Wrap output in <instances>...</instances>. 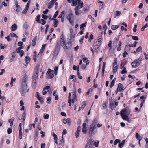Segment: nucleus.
Returning <instances> with one entry per match:
<instances>
[{"mask_svg": "<svg viewBox=\"0 0 148 148\" xmlns=\"http://www.w3.org/2000/svg\"><path fill=\"white\" fill-rule=\"evenodd\" d=\"M59 12L58 11H57L55 12L53 18H52V20H53L54 18H55L57 16L58 14V13Z\"/></svg>", "mask_w": 148, "mask_h": 148, "instance_id": "40", "label": "nucleus"}, {"mask_svg": "<svg viewBox=\"0 0 148 148\" xmlns=\"http://www.w3.org/2000/svg\"><path fill=\"white\" fill-rule=\"evenodd\" d=\"M36 40L35 38L33 40L32 42V44L33 46H34L35 45L36 43Z\"/></svg>", "mask_w": 148, "mask_h": 148, "instance_id": "47", "label": "nucleus"}, {"mask_svg": "<svg viewBox=\"0 0 148 148\" xmlns=\"http://www.w3.org/2000/svg\"><path fill=\"white\" fill-rule=\"evenodd\" d=\"M101 43L100 42H99V41L97 39H95L94 41V45L95 48H98L101 45Z\"/></svg>", "mask_w": 148, "mask_h": 148, "instance_id": "12", "label": "nucleus"}, {"mask_svg": "<svg viewBox=\"0 0 148 148\" xmlns=\"http://www.w3.org/2000/svg\"><path fill=\"white\" fill-rule=\"evenodd\" d=\"M131 65L134 68H136L138 66L136 64V61L135 60L132 63Z\"/></svg>", "mask_w": 148, "mask_h": 148, "instance_id": "27", "label": "nucleus"}, {"mask_svg": "<svg viewBox=\"0 0 148 148\" xmlns=\"http://www.w3.org/2000/svg\"><path fill=\"white\" fill-rule=\"evenodd\" d=\"M67 18L71 24H72L74 23V17L72 13H70L67 16Z\"/></svg>", "mask_w": 148, "mask_h": 148, "instance_id": "6", "label": "nucleus"}, {"mask_svg": "<svg viewBox=\"0 0 148 148\" xmlns=\"http://www.w3.org/2000/svg\"><path fill=\"white\" fill-rule=\"evenodd\" d=\"M119 26L117 25H112L111 26V29L112 30H115L118 28Z\"/></svg>", "mask_w": 148, "mask_h": 148, "instance_id": "32", "label": "nucleus"}, {"mask_svg": "<svg viewBox=\"0 0 148 148\" xmlns=\"http://www.w3.org/2000/svg\"><path fill=\"white\" fill-rule=\"evenodd\" d=\"M105 65H106V63L105 62H103V66L102 67V74L103 75H104V72L105 67Z\"/></svg>", "mask_w": 148, "mask_h": 148, "instance_id": "29", "label": "nucleus"}, {"mask_svg": "<svg viewBox=\"0 0 148 148\" xmlns=\"http://www.w3.org/2000/svg\"><path fill=\"white\" fill-rule=\"evenodd\" d=\"M10 36H8L7 37H5V39H6L8 41H10L11 40V38H10Z\"/></svg>", "mask_w": 148, "mask_h": 148, "instance_id": "59", "label": "nucleus"}, {"mask_svg": "<svg viewBox=\"0 0 148 148\" xmlns=\"http://www.w3.org/2000/svg\"><path fill=\"white\" fill-rule=\"evenodd\" d=\"M110 106L111 109L112 110L114 109L115 107V106H114V103L110 104Z\"/></svg>", "mask_w": 148, "mask_h": 148, "instance_id": "53", "label": "nucleus"}, {"mask_svg": "<svg viewBox=\"0 0 148 148\" xmlns=\"http://www.w3.org/2000/svg\"><path fill=\"white\" fill-rule=\"evenodd\" d=\"M36 52H34V56L33 57V58L34 60V62H36Z\"/></svg>", "mask_w": 148, "mask_h": 148, "instance_id": "56", "label": "nucleus"}, {"mask_svg": "<svg viewBox=\"0 0 148 148\" xmlns=\"http://www.w3.org/2000/svg\"><path fill=\"white\" fill-rule=\"evenodd\" d=\"M63 122L64 124H66L68 123L69 125L71 124V119L69 118H68L67 119L64 118L63 119Z\"/></svg>", "mask_w": 148, "mask_h": 148, "instance_id": "13", "label": "nucleus"}, {"mask_svg": "<svg viewBox=\"0 0 148 148\" xmlns=\"http://www.w3.org/2000/svg\"><path fill=\"white\" fill-rule=\"evenodd\" d=\"M121 14V12L119 11H117L116 12V13L115 14L114 18H116V16H119Z\"/></svg>", "mask_w": 148, "mask_h": 148, "instance_id": "30", "label": "nucleus"}, {"mask_svg": "<svg viewBox=\"0 0 148 148\" xmlns=\"http://www.w3.org/2000/svg\"><path fill=\"white\" fill-rule=\"evenodd\" d=\"M15 53V52H14L11 53L12 56L10 57L9 58V62H12L14 60V59L15 57V56L14 55Z\"/></svg>", "mask_w": 148, "mask_h": 148, "instance_id": "16", "label": "nucleus"}, {"mask_svg": "<svg viewBox=\"0 0 148 148\" xmlns=\"http://www.w3.org/2000/svg\"><path fill=\"white\" fill-rule=\"evenodd\" d=\"M42 65L40 66L39 64L37 65V66L36 67L35 69V72L36 74L38 75V71H40V72L42 71Z\"/></svg>", "mask_w": 148, "mask_h": 148, "instance_id": "10", "label": "nucleus"}, {"mask_svg": "<svg viewBox=\"0 0 148 148\" xmlns=\"http://www.w3.org/2000/svg\"><path fill=\"white\" fill-rule=\"evenodd\" d=\"M16 80L15 78L13 79V77H12L11 78V81L10 82V85L11 86H13V82H15Z\"/></svg>", "mask_w": 148, "mask_h": 148, "instance_id": "43", "label": "nucleus"}, {"mask_svg": "<svg viewBox=\"0 0 148 148\" xmlns=\"http://www.w3.org/2000/svg\"><path fill=\"white\" fill-rule=\"evenodd\" d=\"M30 60V58L28 56H26L25 57V61L26 64H24L23 66L24 68H26L27 67L28 65V64Z\"/></svg>", "mask_w": 148, "mask_h": 148, "instance_id": "14", "label": "nucleus"}, {"mask_svg": "<svg viewBox=\"0 0 148 148\" xmlns=\"http://www.w3.org/2000/svg\"><path fill=\"white\" fill-rule=\"evenodd\" d=\"M71 93H69V99L68 100V103H69V106H71V105L72 103V97H71Z\"/></svg>", "mask_w": 148, "mask_h": 148, "instance_id": "19", "label": "nucleus"}, {"mask_svg": "<svg viewBox=\"0 0 148 148\" xmlns=\"http://www.w3.org/2000/svg\"><path fill=\"white\" fill-rule=\"evenodd\" d=\"M77 76L80 79H82V76H80V73L78 71H77Z\"/></svg>", "mask_w": 148, "mask_h": 148, "instance_id": "63", "label": "nucleus"}, {"mask_svg": "<svg viewBox=\"0 0 148 148\" xmlns=\"http://www.w3.org/2000/svg\"><path fill=\"white\" fill-rule=\"evenodd\" d=\"M116 80V78H114V79L111 82L110 85V88H112L114 85L115 81Z\"/></svg>", "mask_w": 148, "mask_h": 148, "instance_id": "28", "label": "nucleus"}, {"mask_svg": "<svg viewBox=\"0 0 148 148\" xmlns=\"http://www.w3.org/2000/svg\"><path fill=\"white\" fill-rule=\"evenodd\" d=\"M128 53L126 51H125L123 54V56L124 58H125L126 57V55H127Z\"/></svg>", "mask_w": 148, "mask_h": 148, "instance_id": "64", "label": "nucleus"}, {"mask_svg": "<svg viewBox=\"0 0 148 148\" xmlns=\"http://www.w3.org/2000/svg\"><path fill=\"white\" fill-rule=\"evenodd\" d=\"M40 17H41L40 15L38 14L37 15V16L36 17V21L38 22H39V21H40Z\"/></svg>", "mask_w": 148, "mask_h": 148, "instance_id": "52", "label": "nucleus"}, {"mask_svg": "<svg viewBox=\"0 0 148 148\" xmlns=\"http://www.w3.org/2000/svg\"><path fill=\"white\" fill-rule=\"evenodd\" d=\"M10 36L12 37H15L16 38H18V36L15 34L13 33H11L10 34Z\"/></svg>", "mask_w": 148, "mask_h": 148, "instance_id": "34", "label": "nucleus"}, {"mask_svg": "<svg viewBox=\"0 0 148 148\" xmlns=\"http://www.w3.org/2000/svg\"><path fill=\"white\" fill-rule=\"evenodd\" d=\"M38 23H40L42 25H43L46 23V21L43 19H41Z\"/></svg>", "mask_w": 148, "mask_h": 148, "instance_id": "31", "label": "nucleus"}, {"mask_svg": "<svg viewBox=\"0 0 148 148\" xmlns=\"http://www.w3.org/2000/svg\"><path fill=\"white\" fill-rule=\"evenodd\" d=\"M29 9H27V8H26V9H25L22 11V13L23 14H25L28 10Z\"/></svg>", "mask_w": 148, "mask_h": 148, "instance_id": "51", "label": "nucleus"}, {"mask_svg": "<svg viewBox=\"0 0 148 148\" xmlns=\"http://www.w3.org/2000/svg\"><path fill=\"white\" fill-rule=\"evenodd\" d=\"M60 43L62 46L65 50H70L71 48V41L69 38L66 41L63 37H62L60 39Z\"/></svg>", "mask_w": 148, "mask_h": 148, "instance_id": "2", "label": "nucleus"}, {"mask_svg": "<svg viewBox=\"0 0 148 148\" xmlns=\"http://www.w3.org/2000/svg\"><path fill=\"white\" fill-rule=\"evenodd\" d=\"M135 136L136 139L138 140L141 139H142L141 138H140V136L139 135V134L138 133H136Z\"/></svg>", "mask_w": 148, "mask_h": 148, "instance_id": "42", "label": "nucleus"}, {"mask_svg": "<svg viewBox=\"0 0 148 148\" xmlns=\"http://www.w3.org/2000/svg\"><path fill=\"white\" fill-rule=\"evenodd\" d=\"M38 77V75L37 74H36V75L33 77L32 83L34 85H35L36 83Z\"/></svg>", "mask_w": 148, "mask_h": 148, "instance_id": "15", "label": "nucleus"}, {"mask_svg": "<svg viewBox=\"0 0 148 148\" xmlns=\"http://www.w3.org/2000/svg\"><path fill=\"white\" fill-rule=\"evenodd\" d=\"M44 118L45 119H48L49 118V115L46 113H45L43 115Z\"/></svg>", "mask_w": 148, "mask_h": 148, "instance_id": "45", "label": "nucleus"}, {"mask_svg": "<svg viewBox=\"0 0 148 148\" xmlns=\"http://www.w3.org/2000/svg\"><path fill=\"white\" fill-rule=\"evenodd\" d=\"M60 47V43L59 42H57V44L56 45L55 49H59Z\"/></svg>", "mask_w": 148, "mask_h": 148, "instance_id": "39", "label": "nucleus"}, {"mask_svg": "<svg viewBox=\"0 0 148 148\" xmlns=\"http://www.w3.org/2000/svg\"><path fill=\"white\" fill-rule=\"evenodd\" d=\"M14 120V117H12L11 119H10L9 121V122L10 123V126L12 127L13 125V122Z\"/></svg>", "mask_w": 148, "mask_h": 148, "instance_id": "24", "label": "nucleus"}, {"mask_svg": "<svg viewBox=\"0 0 148 148\" xmlns=\"http://www.w3.org/2000/svg\"><path fill=\"white\" fill-rule=\"evenodd\" d=\"M112 42L111 41H110L109 42V43L108 45V46L110 47V50H111L112 48L111 45H112Z\"/></svg>", "mask_w": 148, "mask_h": 148, "instance_id": "61", "label": "nucleus"}, {"mask_svg": "<svg viewBox=\"0 0 148 148\" xmlns=\"http://www.w3.org/2000/svg\"><path fill=\"white\" fill-rule=\"evenodd\" d=\"M82 132L86 134V124L85 123H84L82 125Z\"/></svg>", "mask_w": 148, "mask_h": 148, "instance_id": "17", "label": "nucleus"}, {"mask_svg": "<svg viewBox=\"0 0 148 148\" xmlns=\"http://www.w3.org/2000/svg\"><path fill=\"white\" fill-rule=\"evenodd\" d=\"M130 112V110L129 108L127 107L121 111L120 114L123 119L129 121L130 120L128 116Z\"/></svg>", "mask_w": 148, "mask_h": 148, "instance_id": "3", "label": "nucleus"}, {"mask_svg": "<svg viewBox=\"0 0 148 148\" xmlns=\"http://www.w3.org/2000/svg\"><path fill=\"white\" fill-rule=\"evenodd\" d=\"M58 21L57 19H55V21L54 22V27H57L58 24Z\"/></svg>", "mask_w": 148, "mask_h": 148, "instance_id": "37", "label": "nucleus"}, {"mask_svg": "<svg viewBox=\"0 0 148 148\" xmlns=\"http://www.w3.org/2000/svg\"><path fill=\"white\" fill-rule=\"evenodd\" d=\"M58 69V66H56L54 68V70L55 71H54L55 74L56 75L57 74Z\"/></svg>", "mask_w": 148, "mask_h": 148, "instance_id": "49", "label": "nucleus"}, {"mask_svg": "<svg viewBox=\"0 0 148 148\" xmlns=\"http://www.w3.org/2000/svg\"><path fill=\"white\" fill-rule=\"evenodd\" d=\"M76 91L75 90L74 91L72 95V103L73 104L75 102L77 101V97L76 94Z\"/></svg>", "mask_w": 148, "mask_h": 148, "instance_id": "11", "label": "nucleus"}, {"mask_svg": "<svg viewBox=\"0 0 148 148\" xmlns=\"http://www.w3.org/2000/svg\"><path fill=\"white\" fill-rule=\"evenodd\" d=\"M118 66V64L117 63V60H116L113 63V70L112 72L113 74H115L117 72Z\"/></svg>", "mask_w": 148, "mask_h": 148, "instance_id": "7", "label": "nucleus"}, {"mask_svg": "<svg viewBox=\"0 0 148 148\" xmlns=\"http://www.w3.org/2000/svg\"><path fill=\"white\" fill-rule=\"evenodd\" d=\"M71 2V5L73 6H75L76 5L77 6L82 2H81V0H72Z\"/></svg>", "mask_w": 148, "mask_h": 148, "instance_id": "8", "label": "nucleus"}, {"mask_svg": "<svg viewBox=\"0 0 148 148\" xmlns=\"http://www.w3.org/2000/svg\"><path fill=\"white\" fill-rule=\"evenodd\" d=\"M123 88V86L121 83H119L118 84L117 89L120 92L121 91Z\"/></svg>", "mask_w": 148, "mask_h": 148, "instance_id": "21", "label": "nucleus"}, {"mask_svg": "<svg viewBox=\"0 0 148 148\" xmlns=\"http://www.w3.org/2000/svg\"><path fill=\"white\" fill-rule=\"evenodd\" d=\"M97 120L95 119L92 121L91 124L90 125L89 130V135L91 136L94 133L97 132V130H95L96 127V125L97 123Z\"/></svg>", "mask_w": 148, "mask_h": 148, "instance_id": "4", "label": "nucleus"}, {"mask_svg": "<svg viewBox=\"0 0 148 148\" xmlns=\"http://www.w3.org/2000/svg\"><path fill=\"white\" fill-rule=\"evenodd\" d=\"M87 23V22L86 21L84 23L81 24L80 26V29L82 30H84V27L86 26Z\"/></svg>", "mask_w": 148, "mask_h": 148, "instance_id": "22", "label": "nucleus"}, {"mask_svg": "<svg viewBox=\"0 0 148 148\" xmlns=\"http://www.w3.org/2000/svg\"><path fill=\"white\" fill-rule=\"evenodd\" d=\"M125 142V140H123L121 143H119V144L118 145L119 147H123Z\"/></svg>", "mask_w": 148, "mask_h": 148, "instance_id": "25", "label": "nucleus"}, {"mask_svg": "<svg viewBox=\"0 0 148 148\" xmlns=\"http://www.w3.org/2000/svg\"><path fill=\"white\" fill-rule=\"evenodd\" d=\"M12 132L11 128H8L7 130V133L8 134H10Z\"/></svg>", "mask_w": 148, "mask_h": 148, "instance_id": "57", "label": "nucleus"}, {"mask_svg": "<svg viewBox=\"0 0 148 148\" xmlns=\"http://www.w3.org/2000/svg\"><path fill=\"white\" fill-rule=\"evenodd\" d=\"M38 99L42 103H43V99L41 97H40L38 98Z\"/></svg>", "mask_w": 148, "mask_h": 148, "instance_id": "58", "label": "nucleus"}, {"mask_svg": "<svg viewBox=\"0 0 148 148\" xmlns=\"http://www.w3.org/2000/svg\"><path fill=\"white\" fill-rule=\"evenodd\" d=\"M47 103L48 104L50 103V102L51 101V99L50 97H48L47 99Z\"/></svg>", "mask_w": 148, "mask_h": 148, "instance_id": "50", "label": "nucleus"}, {"mask_svg": "<svg viewBox=\"0 0 148 148\" xmlns=\"http://www.w3.org/2000/svg\"><path fill=\"white\" fill-rule=\"evenodd\" d=\"M17 29V25L16 24L13 25L11 27V29L12 31H14Z\"/></svg>", "mask_w": 148, "mask_h": 148, "instance_id": "20", "label": "nucleus"}, {"mask_svg": "<svg viewBox=\"0 0 148 148\" xmlns=\"http://www.w3.org/2000/svg\"><path fill=\"white\" fill-rule=\"evenodd\" d=\"M28 80V76L25 75L22 80L21 88L20 89V92L23 96H24L27 92L29 91V89L27 88V82Z\"/></svg>", "mask_w": 148, "mask_h": 148, "instance_id": "1", "label": "nucleus"}, {"mask_svg": "<svg viewBox=\"0 0 148 148\" xmlns=\"http://www.w3.org/2000/svg\"><path fill=\"white\" fill-rule=\"evenodd\" d=\"M53 135L54 137V139L55 140H58V138L57 136V135L56 134L54 133H53Z\"/></svg>", "mask_w": 148, "mask_h": 148, "instance_id": "54", "label": "nucleus"}, {"mask_svg": "<svg viewBox=\"0 0 148 148\" xmlns=\"http://www.w3.org/2000/svg\"><path fill=\"white\" fill-rule=\"evenodd\" d=\"M16 8H17V9L16 10V11L18 13L19 12H20L21 11V10L22 9L20 7V6H19V7H16Z\"/></svg>", "mask_w": 148, "mask_h": 148, "instance_id": "55", "label": "nucleus"}, {"mask_svg": "<svg viewBox=\"0 0 148 148\" xmlns=\"http://www.w3.org/2000/svg\"><path fill=\"white\" fill-rule=\"evenodd\" d=\"M22 124L21 123H20L19 124V132H22Z\"/></svg>", "mask_w": 148, "mask_h": 148, "instance_id": "60", "label": "nucleus"}, {"mask_svg": "<svg viewBox=\"0 0 148 148\" xmlns=\"http://www.w3.org/2000/svg\"><path fill=\"white\" fill-rule=\"evenodd\" d=\"M38 132H36L35 133V135H34V141H36L37 140V137L38 136Z\"/></svg>", "mask_w": 148, "mask_h": 148, "instance_id": "35", "label": "nucleus"}, {"mask_svg": "<svg viewBox=\"0 0 148 148\" xmlns=\"http://www.w3.org/2000/svg\"><path fill=\"white\" fill-rule=\"evenodd\" d=\"M145 140L146 141V145H145V148H148V138H146L145 139Z\"/></svg>", "mask_w": 148, "mask_h": 148, "instance_id": "36", "label": "nucleus"}, {"mask_svg": "<svg viewBox=\"0 0 148 148\" xmlns=\"http://www.w3.org/2000/svg\"><path fill=\"white\" fill-rule=\"evenodd\" d=\"M127 72V71L126 70V68L125 67H123V69L121 71V73L122 74H123L126 73Z\"/></svg>", "mask_w": 148, "mask_h": 148, "instance_id": "38", "label": "nucleus"}, {"mask_svg": "<svg viewBox=\"0 0 148 148\" xmlns=\"http://www.w3.org/2000/svg\"><path fill=\"white\" fill-rule=\"evenodd\" d=\"M99 142H94L93 143L94 146H95L96 147H97L98 146V144Z\"/></svg>", "mask_w": 148, "mask_h": 148, "instance_id": "62", "label": "nucleus"}, {"mask_svg": "<svg viewBox=\"0 0 148 148\" xmlns=\"http://www.w3.org/2000/svg\"><path fill=\"white\" fill-rule=\"evenodd\" d=\"M47 73H48L49 75V77L50 79L52 78L54 76V73L55 72L54 71L50 69H48Z\"/></svg>", "mask_w": 148, "mask_h": 148, "instance_id": "9", "label": "nucleus"}, {"mask_svg": "<svg viewBox=\"0 0 148 148\" xmlns=\"http://www.w3.org/2000/svg\"><path fill=\"white\" fill-rule=\"evenodd\" d=\"M142 50V47L141 46H139L136 50V51L137 53H139Z\"/></svg>", "mask_w": 148, "mask_h": 148, "instance_id": "44", "label": "nucleus"}, {"mask_svg": "<svg viewBox=\"0 0 148 148\" xmlns=\"http://www.w3.org/2000/svg\"><path fill=\"white\" fill-rule=\"evenodd\" d=\"M103 39V37L102 36H100L98 37L97 38V40L99 41V42H100L101 43L102 40Z\"/></svg>", "mask_w": 148, "mask_h": 148, "instance_id": "33", "label": "nucleus"}, {"mask_svg": "<svg viewBox=\"0 0 148 148\" xmlns=\"http://www.w3.org/2000/svg\"><path fill=\"white\" fill-rule=\"evenodd\" d=\"M55 2L52 0L47 5L48 8L51 9L52 7L53 6Z\"/></svg>", "mask_w": 148, "mask_h": 148, "instance_id": "18", "label": "nucleus"}, {"mask_svg": "<svg viewBox=\"0 0 148 148\" xmlns=\"http://www.w3.org/2000/svg\"><path fill=\"white\" fill-rule=\"evenodd\" d=\"M83 5V3L82 2V3L78 5V6H76L74 9L75 14L77 15H79L80 14V12L79 10V9L82 8Z\"/></svg>", "mask_w": 148, "mask_h": 148, "instance_id": "5", "label": "nucleus"}, {"mask_svg": "<svg viewBox=\"0 0 148 148\" xmlns=\"http://www.w3.org/2000/svg\"><path fill=\"white\" fill-rule=\"evenodd\" d=\"M86 105V103L85 102H83L81 104V106L79 108L78 111H79L80 109L84 108Z\"/></svg>", "mask_w": 148, "mask_h": 148, "instance_id": "26", "label": "nucleus"}, {"mask_svg": "<svg viewBox=\"0 0 148 148\" xmlns=\"http://www.w3.org/2000/svg\"><path fill=\"white\" fill-rule=\"evenodd\" d=\"M42 17L45 20H47L49 18L48 16L43 14H42Z\"/></svg>", "mask_w": 148, "mask_h": 148, "instance_id": "46", "label": "nucleus"}, {"mask_svg": "<svg viewBox=\"0 0 148 148\" xmlns=\"http://www.w3.org/2000/svg\"><path fill=\"white\" fill-rule=\"evenodd\" d=\"M132 37L133 40H138V38L137 36H132Z\"/></svg>", "mask_w": 148, "mask_h": 148, "instance_id": "48", "label": "nucleus"}, {"mask_svg": "<svg viewBox=\"0 0 148 148\" xmlns=\"http://www.w3.org/2000/svg\"><path fill=\"white\" fill-rule=\"evenodd\" d=\"M16 51L17 53H19L20 54L21 57H22V56L24 54V51L22 50H16Z\"/></svg>", "mask_w": 148, "mask_h": 148, "instance_id": "23", "label": "nucleus"}, {"mask_svg": "<svg viewBox=\"0 0 148 148\" xmlns=\"http://www.w3.org/2000/svg\"><path fill=\"white\" fill-rule=\"evenodd\" d=\"M120 140L119 139H116L114 142V145H116L117 143H120Z\"/></svg>", "mask_w": 148, "mask_h": 148, "instance_id": "41", "label": "nucleus"}]
</instances>
